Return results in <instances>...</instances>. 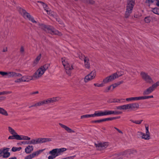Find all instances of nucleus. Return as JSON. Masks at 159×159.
Segmentation results:
<instances>
[{
	"instance_id": "37",
	"label": "nucleus",
	"mask_w": 159,
	"mask_h": 159,
	"mask_svg": "<svg viewBox=\"0 0 159 159\" xmlns=\"http://www.w3.org/2000/svg\"><path fill=\"white\" fill-rule=\"evenodd\" d=\"M104 119H100V120H97L93 121H92V122L93 123H100L102 122H104Z\"/></svg>"
},
{
	"instance_id": "29",
	"label": "nucleus",
	"mask_w": 159,
	"mask_h": 159,
	"mask_svg": "<svg viewBox=\"0 0 159 159\" xmlns=\"http://www.w3.org/2000/svg\"><path fill=\"white\" fill-rule=\"evenodd\" d=\"M8 130L9 132L11 135H19L11 127H8Z\"/></svg>"
},
{
	"instance_id": "5",
	"label": "nucleus",
	"mask_w": 159,
	"mask_h": 159,
	"mask_svg": "<svg viewBox=\"0 0 159 159\" xmlns=\"http://www.w3.org/2000/svg\"><path fill=\"white\" fill-rule=\"evenodd\" d=\"M49 66V65L48 64H45L43 66H41L34 74L33 76V77L36 79L40 78L47 70Z\"/></svg>"
},
{
	"instance_id": "20",
	"label": "nucleus",
	"mask_w": 159,
	"mask_h": 159,
	"mask_svg": "<svg viewBox=\"0 0 159 159\" xmlns=\"http://www.w3.org/2000/svg\"><path fill=\"white\" fill-rule=\"evenodd\" d=\"M141 100H142L141 97H131L126 99V101L129 102Z\"/></svg>"
},
{
	"instance_id": "17",
	"label": "nucleus",
	"mask_w": 159,
	"mask_h": 159,
	"mask_svg": "<svg viewBox=\"0 0 159 159\" xmlns=\"http://www.w3.org/2000/svg\"><path fill=\"white\" fill-rule=\"evenodd\" d=\"M7 76L8 78L16 77H20L22 76V75L21 74L13 71L7 72Z\"/></svg>"
},
{
	"instance_id": "47",
	"label": "nucleus",
	"mask_w": 159,
	"mask_h": 159,
	"mask_svg": "<svg viewBox=\"0 0 159 159\" xmlns=\"http://www.w3.org/2000/svg\"><path fill=\"white\" fill-rule=\"evenodd\" d=\"M2 92L3 93V95L7 94H10L11 93V92L10 91H3Z\"/></svg>"
},
{
	"instance_id": "27",
	"label": "nucleus",
	"mask_w": 159,
	"mask_h": 159,
	"mask_svg": "<svg viewBox=\"0 0 159 159\" xmlns=\"http://www.w3.org/2000/svg\"><path fill=\"white\" fill-rule=\"evenodd\" d=\"M145 128L146 134H145V135L146 138V140H148L150 139V134L148 130V127L146 126Z\"/></svg>"
},
{
	"instance_id": "11",
	"label": "nucleus",
	"mask_w": 159,
	"mask_h": 159,
	"mask_svg": "<svg viewBox=\"0 0 159 159\" xmlns=\"http://www.w3.org/2000/svg\"><path fill=\"white\" fill-rule=\"evenodd\" d=\"M125 110L134 111L139 107V104L137 103H133L125 104Z\"/></svg>"
},
{
	"instance_id": "15",
	"label": "nucleus",
	"mask_w": 159,
	"mask_h": 159,
	"mask_svg": "<svg viewBox=\"0 0 159 159\" xmlns=\"http://www.w3.org/2000/svg\"><path fill=\"white\" fill-rule=\"evenodd\" d=\"M109 144L108 142L100 143H95V145L97 149L98 150H103L108 146Z\"/></svg>"
},
{
	"instance_id": "24",
	"label": "nucleus",
	"mask_w": 159,
	"mask_h": 159,
	"mask_svg": "<svg viewBox=\"0 0 159 159\" xmlns=\"http://www.w3.org/2000/svg\"><path fill=\"white\" fill-rule=\"evenodd\" d=\"M154 90V89L151 86L143 92V94L144 95H148L152 93Z\"/></svg>"
},
{
	"instance_id": "53",
	"label": "nucleus",
	"mask_w": 159,
	"mask_h": 159,
	"mask_svg": "<svg viewBox=\"0 0 159 159\" xmlns=\"http://www.w3.org/2000/svg\"><path fill=\"white\" fill-rule=\"evenodd\" d=\"M111 85L112 87H113V89L114 88L117 86V85H116V84L112 85Z\"/></svg>"
},
{
	"instance_id": "18",
	"label": "nucleus",
	"mask_w": 159,
	"mask_h": 159,
	"mask_svg": "<svg viewBox=\"0 0 159 159\" xmlns=\"http://www.w3.org/2000/svg\"><path fill=\"white\" fill-rule=\"evenodd\" d=\"M60 99L59 97H53L52 98H48L45 100L47 104H49L51 103H53L58 101Z\"/></svg>"
},
{
	"instance_id": "42",
	"label": "nucleus",
	"mask_w": 159,
	"mask_h": 159,
	"mask_svg": "<svg viewBox=\"0 0 159 159\" xmlns=\"http://www.w3.org/2000/svg\"><path fill=\"white\" fill-rule=\"evenodd\" d=\"M144 20L145 22L147 23H149L151 21V18L149 17H147L145 18Z\"/></svg>"
},
{
	"instance_id": "54",
	"label": "nucleus",
	"mask_w": 159,
	"mask_h": 159,
	"mask_svg": "<svg viewBox=\"0 0 159 159\" xmlns=\"http://www.w3.org/2000/svg\"><path fill=\"white\" fill-rule=\"evenodd\" d=\"M38 93H39L38 91H36L35 92H32L31 93V94L32 95V94H38Z\"/></svg>"
},
{
	"instance_id": "13",
	"label": "nucleus",
	"mask_w": 159,
	"mask_h": 159,
	"mask_svg": "<svg viewBox=\"0 0 159 159\" xmlns=\"http://www.w3.org/2000/svg\"><path fill=\"white\" fill-rule=\"evenodd\" d=\"M9 148H2L0 149V157H2L4 158L8 157L10 153L8 152Z\"/></svg>"
},
{
	"instance_id": "56",
	"label": "nucleus",
	"mask_w": 159,
	"mask_h": 159,
	"mask_svg": "<svg viewBox=\"0 0 159 159\" xmlns=\"http://www.w3.org/2000/svg\"><path fill=\"white\" fill-rule=\"evenodd\" d=\"M122 82L120 81V82H119L118 83H116V85H117V86H118V85H119L120 84H122Z\"/></svg>"
},
{
	"instance_id": "34",
	"label": "nucleus",
	"mask_w": 159,
	"mask_h": 159,
	"mask_svg": "<svg viewBox=\"0 0 159 159\" xmlns=\"http://www.w3.org/2000/svg\"><path fill=\"white\" fill-rule=\"evenodd\" d=\"M116 108L119 110H125V104L122 106H117Z\"/></svg>"
},
{
	"instance_id": "44",
	"label": "nucleus",
	"mask_w": 159,
	"mask_h": 159,
	"mask_svg": "<svg viewBox=\"0 0 159 159\" xmlns=\"http://www.w3.org/2000/svg\"><path fill=\"white\" fill-rule=\"evenodd\" d=\"M112 85H111L110 86L107 87L105 89V91L106 92H108L109 90L111 89Z\"/></svg>"
},
{
	"instance_id": "63",
	"label": "nucleus",
	"mask_w": 159,
	"mask_h": 159,
	"mask_svg": "<svg viewBox=\"0 0 159 159\" xmlns=\"http://www.w3.org/2000/svg\"><path fill=\"white\" fill-rule=\"evenodd\" d=\"M120 116H117V117H114V118H115V119H118L120 118Z\"/></svg>"
},
{
	"instance_id": "7",
	"label": "nucleus",
	"mask_w": 159,
	"mask_h": 159,
	"mask_svg": "<svg viewBox=\"0 0 159 159\" xmlns=\"http://www.w3.org/2000/svg\"><path fill=\"white\" fill-rule=\"evenodd\" d=\"M51 141H52V139L50 138H36L29 141L27 143L30 144L35 145L37 144L41 143Z\"/></svg>"
},
{
	"instance_id": "26",
	"label": "nucleus",
	"mask_w": 159,
	"mask_h": 159,
	"mask_svg": "<svg viewBox=\"0 0 159 159\" xmlns=\"http://www.w3.org/2000/svg\"><path fill=\"white\" fill-rule=\"evenodd\" d=\"M0 114L5 116H8V114L7 111L2 107H0Z\"/></svg>"
},
{
	"instance_id": "52",
	"label": "nucleus",
	"mask_w": 159,
	"mask_h": 159,
	"mask_svg": "<svg viewBox=\"0 0 159 159\" xmlns=\"http://www.w3.org/2000/svg\"><path fill=\"white\" fill-rule=\"evenodd\" d=\"M37 107L36 103L34 105H32L31 106H30L29 107V108H31L32 107Z\"/></svg>"
},
{
	"instance_id": "62",
	"label": "nucleus",
	"mask_w": 159,
	"mask_h": 159,
	"mask_svg": "<svg viewBox=\"0 0 159 159\" xmlns=\"http://www.w3.org/2000/svg\"><path fill=\"white\" fill-rule=\"evenodd\" d=\"M8 159H16V157H12L9 158Z\"/></svg>"
},
{
	"instance_id": "14",
	"label": "nucleus",
	"mask_w": 159,
	"mask_h": 159,
	"mask_svg": "<svg viewBox=\"0 0 159 159\" xmlns=\"http://www.w3.org/2000/svg\"><path fill=\"white\" fill-rule=\"evenodd\" d=\"M140 75L142 79L148 83H151L153 81L151 78L148 74L143 72L140 73Z\"/></svg>"
},
{
	"instance_id": "25",
	"label": "nucleus",
	"mask_w": 159,
	"mask_h": 159,
	"mask_svg": "<svg viewBox=\"0 0 159 159\" xmlns=\"http://www.w3.org/2000/svg\"><path fill=\"white\" fill-rule=\"evenodd\" d=\"M43 7L44 10L46 11L48 14H49L50 15H52V11H51L48 8L47 5L45 3L42 6Z\"/></svg>"
},
{
	"instance_id": "35",
	"label": "nucleus",
	"mask_w": 159,
	"mask_h": 159,
	"mask_svg": "<svg viewBox=\"0 0 159 159\" xmlns=\"http://www.w3.org/2000/svg\"><path fill=\"white\" fill-rule=\"evenodd\" d=\"M152 11L154 13L159 15V8H154L152 9Z\"/></svg>"
},
{
	"instance_id": "55",
	"label": "nucleus",
	"mask_w": 159,
	"mask_h": 159,
	"mask_svg": "<svg viewBox=\"0 0 159 159\" xmlns=\"http://www.w3.org/2000/svg\"><path fill=\"white\" fill-rule=\"evenodd\" d=\"M122 82L120 81V82H119L118 83H116V85H117V86H118V85H119L120 84H122Z\"/></svg>"
},
{
	"instance_id": "58",
	"label": "nucleus",
	"mask_w": 159,
	"mask_h": 159,
	"mask_svg": "<svg viewBox=\"0 0 159 159\" xmlns=\"http://www.w3.org/2000/svg\"><path fill=\"white\" fill-rule=\"evenodd\" d=\"M157 2H156V5L159 6V0H157Z\"/></svg>"
},
{
	"instance_id": "38",
	"label": "nucleus",
	"mask_w": 159,
	"mask_h": 159,
	"mask_svg": "<svg viewBox=\"0 0 159 159\" xmlns=\"http://www.w3.org/2000/svg\"><path fill=\"white\" fill-rule=\"evenodd\" d=\"M20 52L21 54H24L25 53V50L24 47L23 46H21L20 49Z\"/></svg>"
},
{
	"instance_id": "6",
	"label": "nucleus",
	"mask_w": 159,
	"mask_h": 159,
	"mask_svg": "<svg viewBox=\"0 0 159 159\" xmlns=\"http://www.w3.org/2000/svg\"><path fill=\"white\" fill-rule=\"evenodd\" d=\"M61 62L66 73L69 76H70L71 71L73 69L72 66L71 64H70L68 61V60L66 58H62L61 59Z\"/></svg>"
},
{
	"instance_id": "23",
	"label": "nucleus",
	"mask_w": 159,
	"mask_h": 159,
	"mask_svg": "<svg viewBox=\"0 0 159 159\" xmlns=\"http://www.w3.org/2000/svg\"><path fill=\"white\" fill-rule=\"evenodd\" d=\"M137 135L139 138H141L146 140V138L145 135V133L142 132L138 131L137 133Z\"/></svg>"
},
{
	"instance_id": "43",
	"label": "nucleus",
	"mask_w": 159,
	"mask_h": 159,
	"mask_svg": "<svg viewBox=\"0 0 159 159\" xmlns=\"http://www.w3.org/2000/svg\"><path fill=\"white\" fill-rule=\"evenodd\" d=\"M15 82L16 83H20L23 82L21 77L20 78L17 79L15 80Z\"/></svg>"
},
{
	"instance_id": "2",
	"label": "nucleus",
	"mask_w": 159,
	"mask_h": 159,
	"mask_svg": "<svg viewBox=\"0 0 159 159\" xmlns=\"http://www.w3.org/2000/svg\"><path fill=\"white\" fill-rule=\"evenodd\" d=\"M123 74L122 72L117 71L110 75H109L103 79L102 83L101 84L95 83L94 85L95 87H102L104 86L105 84L113 81L122 75Z\"/></svg>"
},
{
	"instance_id": "36",
	"label": "nucleus",
	"mask_w": 159,
	"mask_h": 159,
	"mask_svg": "<svg viewBox=\"0 0 159 159\" xmlns=\"http://www.w3.org/2000/svg\"><path fill=\"white\" fill-rule=\"evenodd\" d=\"M84 2L87 3L91 4H93L94 3V2L93 0H84Z\"/></svg>"
},
{
	"instance_id": "60",
	"label": "nucleus",
	"mask_w": 159,
	"mask_h": 159,
	"mask_svg": "<svg viewBox=\"0 0 159 159\" xmlns=\"http://www.w3.org/2000/svg\"><path fill=\"white\" fill-rule=\"evenodd\" d=\"M28 142H22V143H23V144H27V143H28Z\"/></svg>"
},
{
	"instance_id": "41",
	"label": "nucleus",
	"mask_w": 159,
	"mask_h": 159,
	"mask_svg": "<svg viewBox=\"0 0 159 159\" xmlns=\"http://www.w3.org/2000/svg\"><path fill=\"white\" fill-rule=\"evenodd\" d=\"M115 119V118L114 117L107 118L104 119V121L111 120Z\"/></svg>"
},
{
	"instance_id": "16",
	"label": "nucleus",
	"mask_w": 159,
	"mask_h": 159,
	"mask_svg": "<svg viewBox=\"0 0 159 159\" xmlns=\"http://www.w3.org/2000/svg\"><path fill=\"white\" fill-rule=\"evenodd\" d=\"M43 151V150H40L34 152L32 154L29 155L25 157L24 159H32L38 156Z\"/></svg>"
},
{
	"instance_id": "22",
	"label": "nucleus",
	"mask_w": 159,
	"mask_h": 159,
	"mask_svg": "<svg viewBox=\"0 0 159 159\" xmlns=\"http://www.w3.org/2000/svg\"><path fill=\"white\" fill-rule=\"evenodd\" d=\"M34 149L33 147L31 145H28L25 149V152L27 154L30 153Z\"/></svg>"
},
{
	"instance_id": "8",
	"label": "nucleus",
	"mask_w": 159,
	"mask_h": 159,
	"mask_svg": "<svg viewBox=\"0 0 159 159\" xmlns=\"http://www.w3.org/2000/svg\"><path fill=\"white\" fill-rule=\"evenodd\" d=\"M134 5V0H127V4L125 13L126 18H128L130 14L132 12Z\"/></svg>"
},
{
	"instance_id": "61",
	"label": "nucleus",
	"mask_w": 159,
	"mask_h": 159,
	"mask_svg": "<svg viewBox=\"0 0 159 159\" xmlns=\"http://www.w3.org/2000/svg\"><path fill=\"white\" fill-rule=\"evenodd\" d=\"M56 20L58 21V22H60L59 23L60 24H61L62 23L61 21H60V20H59V19H56Z\"/></svg>"
},
{
	"instance_id": "19",
	"label": "nucleus",
	"mask_w": 159,
	"mask_h": 159,
	"mask_svg": "<svg viewBox=\"0 0 159 159\" xmlns=\"http://www.w3.org/2000/svg\"><path fill=\"white\" fill-rule=\"evenodd\" d=\"M59 125L63 128L68 133H74L75 131L72 129L68 126L62 124L61 123H59Z\"/></svg>"
},
{
	"instance_id": "49",
	"label": "nucleus",
	"mask_w": 159,
	"mask_h": 159,
	"mask_svg": "<svg viewBox=\"0 0 159 159\" xmlns=\"http://www.w3.org/2000/svg\"><path fill=\"white\" fill-rule=\"evenodd\" d=\"M6 98V97L3 96L0 97V102L4 100Z\"/></svg>"
},
{
	"instance_id": "21",
	"label": "nucleus",
	"mask_w": 159,
	"mask_h": 159,
	"mask_svg": "<svg viewBox=\"0 0 159 159\" xmlns=\"http://www.w3.org/2000/svg\"><path fill=\"white\" fill-rule=\"evenodd\" d=\"M33 76L25 75L21 77L23 82H28L33 79Z\"/></svg>"
},
{
	"instance_id": "30",
	"label": "nucleus",
	"mask_w": 159,
	"mask_h": 159,
	"mask_svg": "<svg viewBox=\"0 0 159 159\" xmlns=\"http://www.w3.org/2000/svg\"><path fill=\"white\" fill-rule=\"evenodd\" d=\"M41 54H40L35 59L33 62V63L34 64V65H36L39 62V61L40 60L41 58Z\"/></svg>"
},
{
	"instance_id": "9",
	"label": "nucleus",
	"mask_w": 159,
	"mask_h": 159,
	"mask_svg": "<svg viewBox=\"0 0 159 159\" xmlns=\"http://www.w3.org/2000/svg\"><path fill=\"white\" fill-rule=\"evenodd\" d=\"M76 52H73L72 54L76 57H79L80 59H81V57L83 58L84 62V66L87 68H89L90 67V64L89 62V60L87 58L85 57L84 56H82L81 53Z\"/></svg>"
},
{
	"instance_id": "1",
	"label": "nucleus",
	"mask_w": 159,
	"mask_h": 159,
	"mask_svg": "<svg viewBox=\"0 0 159 159\" xmlns=\"http://www.w3.org/2000/svg\"><path fill=\"white\" fill-rule=\"evenodd\" d=\"M19 11L25 19H28L32 22L36 23L39 26V28L44 30L46 33H49L52 34L57 35L59 36H61L62 35L61 32L55 29L52 26L49 25H46L37 22L34 20V17L25 10L20 8Z\"/></svg>"
},
{
	"instance_id": "48",
	"label": "nucleus",
	"mask_w": 159,
	"mask_h": 159,
	"mask_svg": "<svg viewBox=\"0 0 159 159\" xmlns=\"http://www.w3.org/2000/svg\"><path fill=\"white\" fill-rule=\"evenodd\" d=\"M75 156H70L65 158L66 159H73L75 157Z\"/></svg>"
},
{
	"instance_id": "46",
	"label": "nucleus",
	"mask_w": 159,
	"mask_h": 159,
	"mask_svg": "<svg viewBox=\"0 0 159 159\" xmlns=\"http://www.w3.org/2000/svg\"><path fill=\"white\" fill-rule=\"evenodd\" d=\"M36 104L37 107H39L43 105L41 101H39L38 102H37Z\"/></svg>"
},
{
	"instance_id": "64",
	"label": "nucleus",
	"mask_w": 159,
	"mask_h": 159,
	"mask_svg": "<svg viewBox=\"0 0 159 159\" xmlns=\"http://www.w3.org/2000/svg\"><path fill=\"white\" fill-rule=\"evenodd\" d=\"M3 95V93L2 92H0V95Z\"/></svg>"
},
{
	"instance_id": "32",
	"label": "nucleus",
	"mask_w": 159,
	"mask_h": 159,
	"mask_svg": "<svg viewBox=\"0 0 159 159\" xmlns=\"http://www.w3.org/2000/svg\"><path fill=\"white\" fill-rule=\"evenodd\" d=\"M130 121L131 122L135 123L136 124H140L143 121V120H130Z\"/></svg>"
},
{
	"instance_id": "51",
	"label": "nucleus",
	"mask_w": 159,
	"mask_h": 159,
	"mask_svg": "<svg viewBox=\"0 0 159 159\" xmlns=\"http://www.w3.org/2000/svg\"><path fill=\"white\" fill-rule=\"evenodd\" d=\"M7 47H5L3 48L2 51L4 52H6L7 51Z\"/></svg>"
},
{
	"instance_id": "57",
	"label": "nucleus",
	"mask_w": 159,
	"mask_h": 159,
	"mask_svg": "<svg viewBox=\"0 0 159 159\" xmlns=\"http://www.w3.org/2000/svg\"><path fill=\"white\" fill-rule=\"evenodd\" d=\"M38 3H40L41 4V5H42V6H43V5L45 4L43 2H42L40 1H38Z\"/></svg>"
},
{
	"instance_id": "45",
	"label": "nucleus",
	"mask_w": 159,
	"mask_h": 159,
	"mask_svg": "<svg viewBox=\"0 0 159 159\" xmlns=\"http://www.w3.org/2000/svg\"><path fill=\"white\" fill-rule=\"evenodd\" d=\"M7 72H5L3 71H0V74L2 76L7 75Z\"/></svg>"
},
{
	"instance_id": "39",
	"label": "nucleus",
	"mask_w": 159,
	"mask_h": 159,
	"mask_svg": "<svg viewBox=\"0 0 159 159\" xmlns=\"http://www.w3.org/2000/svg\"><path fill=\"white\" fill-rule=\"evenodd\" d=\"M153 98L152 95L145 96H141L142 100L148 99Z\"/></svg>"
},
{
	"instance_id": "3",
	"label": "nucleus",
	"mask_w": 159,
	"mask_h": 159,
	"mask_svg": "<svg viewBox=\"0 0 159 159\" xmlns=\"http://www.w3.org/2000/svg\"><path fill=\"white\" fill-rule=\"evenodd\" d=\"M65 148H55L50 151L49 153L51 155L48 157V159H53L56 157L62 155L64 152L67 150Z\"/></svg>"
},
{
	"instance_id": "59",
	"label": "nucleus",
	"mask_w": 159,
	"mask_h": 159,
	"mask_svg": "<svg viewBox=\"0 0 159 159\" xmlns=\"http://www.w3.org/2000/svg\"><path fill=\"white\" fill-rule=\"evenodd\" d=\"M117 131L120 133L121 134H123V132H122L120 130H119V129L117 130Z\"/></svg>"
},
{
	"instance_id": "12",
	"label": "nucleus",
	"mask_w": 159,
	"mask_h": 159,
	"mask_svg": "<svg viewBox=\"0 0 159 159\" xmlns=\"http://www.w3.org/2000/svg\"><path fill=\"white\" fill-rule=\"evenodd\" d=\"M96 71L95 70L91 71L89 74L85 76L84 79V82L87 83L96 77Z\"/></svg>"
},
{
	"instance_id": "28",
	"label": "nucleus",
	"mask_w": 159,
	"mask_h": 159,
	"mask_svg": "<svg viewBox=\"0 0 159 159\" xmlns=\"http://www.w3.org/2000/svg\"><path fill=\"white\" fill-rule=\"evenodd\" d=\"M122 99H109L107 101V102L109 103H120V100Z\"/></svg>"
},
{
	"instance_id": "31",
	"label": "nucleus",
	"mask_w": 159,
	"mask_h": 159,
	"mask_svg": "<svg viewBox=\"0 0 159 159\" xmlns=\"http://www.w3.org/2000/svg\"><path fill=\"white\" fill-rule=\"evenodd\" d=\"M93 117V114H86L84 115H83L81 116L80 117V118L81 119H84V118H89L90 117Z\"/></svg>"
},
{
	"instance_id": "50",
	"label": "nucleus",
	"mask_w": 159,
	"mask_h": 159,
	"mask_svg": "<svg viewBox=\"0 0 159 159\" xmlns=\"http://www.w3.org/2000/svg\"><path fill=\"white\" fill-rule=\"evenodd\" d=\"M41 102L43 105L47 104L45 100L41 101Z\"/></svg>"
},
{
	"instance_id": "33",
	"label": "nucleus",
	"mask_w": 159,
	"mask_h": 159,
	"mask_svg": "<svg viewBox=\"0 0 159 159\" xmlns=\"http://www.w3.org/2000/svg\"><path fill=\"white\" fill-rule=\"evenodd\" d=\"M22 149L21 147H13L11 149V151L13 152H16V151H20Z\"/></svg>"
},
{
	"instance_id": "10",
	"label": "nucleus",
	"mask_w": 159,
	"mask_h": 159,
	"mask_svg": "<svg viewBox=\"0 0 159 159\" xmlns=\"http://www.w3.org/2000/svg\"><path fill=\"white\" fill-rule=\"evenodd\" d=\"M10 136L8 138L9 139H16L18 140H30V137L27 136L23 135H14Z\"/></svg>"
},
{
	"instance_id": "40",
	"label": "nucleus",
	"mask_w": 159,
	"mask_h": 159,
	"mask_svg": "<svg viewBox=\"0 0 159 159\" xmlns=\"http://www.w3.org/2000/svg\"><path fill=\"white\" fill-rule=\"evenodd\" d=\"M158 86H159V81L157 82L156 83L153 84L152 86V87L154 89L155 88H156Z\"/></svg>"
},
{
	"instance_id": "4",
	"label": "nucleus",
	"mask_w": 159,
	"mask_h": 159,
	"mask_svg": "<svg viewBox=\"0 0 159 159\" xmlns=\"http://www.w3.org/2000/svg\"><path fill=\"white\" fill-rule=\"evenodd\" d=\"M120 113V112L118 111H110V110H105L104 111H95L93 114V117H99L111 115H118Z\"/></svg>"
}]
</instances>
